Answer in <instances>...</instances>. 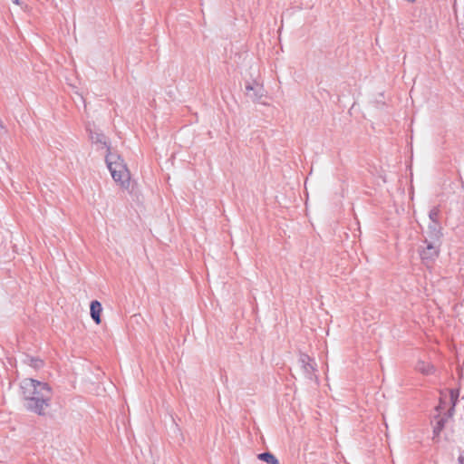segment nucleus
Segmentation results:
<instances>
[{"instance_id":"nucleus-1","label":"nucleus","mask_w":464,"mask_h":464,"mask_svg":"<svg viewBox=\"0 0 464 464\" xmlns=\"http://www.w3.org/2000/svg\"><path fill=\"white\" fill-rule=\"evenodd\" d=\"M23 391V398L38 397L44 394L48 398H52V389L45 383L34 379H25L21 385Z\"/></svg>"},{"instance_id":"nucleus-2","label":"nucleus","mask_w":464,"mask_h":464,"mask_svg":"<svg viewBox=\"0 0 464 464\" xmlns=\"http://www.w3.org/2000/svg\"><path fill=\"white\" fill-rule=\"evenodd\" d=\"M40 395L41 398H24V405L27 411L36 413L37 415L44 416L46 414V409L50 407L52 398H48L46 397V395L44 396L43 393Z\"/></svg>"},{"instance_id":"nucleus-3","label":"nucleus","mask_w":464,"mask_h":464,"mask_svg":"<svg viewBox=\"0 0 464 464\" xmlns=\"http://www.w3.org/2000/svg\"><path fill=\"white\" fill-rule=\"evenodd\" d=\"M426 247L421 251L422 260L432 262L439 256V241L425 239Z\"/></svg>"},{"instance_id":"nucleus-4","label":"nucleus","mask_w":464,"mask_h":464,"mask_svg":"<svg viewBox=\"0 0 464 464\" xmlns=\"http://www.w3.org/2000/svg\"><path fill=\"white\" fill-rule=\"evenodd\" d=\"M301 368L303 369L304 376L309 379H316V376L314 375L315 372V363L314 362V360L305 353H301L298 360Z\"/></svg>"},{"instance_id":"nucleus-5","label":"nucleus","mask_w":464,"mask_h":464,"mask_svg":"<svg viewBox=\"0 0 464 464\" xmlns=\"http://www.w3.org/2000/svg\"><path fill=\"white\" fill-rule=\"evenodd\" d=\"M105 161L111 173L127 168L121 157L111 151L107 152Z\"/></svg>"},{"instance_id":"nucleus-6","label":"nucleus","mask_w":464,"mask_h":464,"mask_svg":"<svg viewBox=\"0 0 464 464\" xmlns=\"http://www.w3.org/2000/svg\"><path fill=\"white\" fill-rule=\"evenodd\" d=\"M246 96L256 102H258L264 96V88L257 82L247 83L246 85Z\"/></svg>"},{"instance_id":"nucleus-7","label":"nucleus","mask_w":464,"mask_h":464,"mask_svg":"<svg viewBox=\"0 0 464 464\" xmlns=\"http://www.w3.org/2000/svg\"><path fill=\"white\" fill-rule=\"evenodd\" d=\"M111 177L115 182L119 183L121 188H128L130 186V175L127 168L111 172Z\"/></svg>"},{"instance_id":"nucleus-8","label":"nucleus","mask_w":464,"mask_h":464,"mask_svg":"<svg viewBox=\"0 0 464 464\" xmlns=\"http://www.w3.org/2000/svg\"><path fill=\"white\" fill-rule=\"evenodd\" d=\"M90 309L92 319L99 324L101 323V314L102 312V304L97 300L92 301Z\"/></svg>"},{"instance_id":"nucleus-9","label":"nucleus","mask_w":464,"mask_h":464,"mask_svg":"<svg viewBox=\"0 0 464 464\" xmlns=\"http://www.w3.org/2000/svg\"><path fill=\"white\" fill-rule=\"evenodd\" d=\"M415 368L424 375H431L435 372V367L431 363L424 361H419Z\"/></svg>"},{"instance_id":"nucleus-10","label":"nucleus","mask_w":464,"mask_h":464,"mask_svg":"<svg viewBox=\"0 0 464 464\" xmlns=\"http://www.w3.org/2000/svg\"><path fill=\"white\" fill-rule=\"evenodd\" d=\"M90 138L93 143H100L106 148L107 152L111 151V147L108 145L107 138L103 133L91 131Z\"/></svg>"},{"instance_id":"nucleus-11","label":"nucleus","mask_w":464,"mask_h":464,"mask_svg":"<svg viewBox=\"0 0 464 464\" xmlns=\"http://www.w3.org/2000/svg\"><path fill=\"white\" fill-rule=\"evenodd\" d=\"M428 235H429V238H428L429 240L440 241L441 233H440L439 224H434V223L430 224L429 226Z\"/></svg>"},{"instance_id":"nucleus-12","label":"nucleus","mask_w":464,"mask_h":464,"mask_svg":"<svg viewBox=\"0 0 464 464\" xmlns=\"http://www.w3.org/2000/svg\"><path fill=\"white\" fill-rule=\"evenodd\" d=\"M257 459L267 464H279L278 459L271 452L266 451L257 455Z\"/></svg>"},{"instance_id":"nucleus-13","label":"nucleus","mask_w":464,"mask_h":464,"mask_svg":"<svg viewBox=\"0 0 464 464\" xmlns=\"http://www.w3.org/2000/svg\"><path fill=\"white\" fill-rule=\"evenodd\" d=\"M25 362L35 370L42 369L44 365V362L39 357H27Z\"/></svg>"},{"instance_id":"nucleus-14","label":"nucleus","mask_w":464,"mask_h":464,"mask_svg":"<svg viewBox=\"0 0 464 464\" xmlns=\"http://www.w3.org/2000/svg\"><path fill=\"white\" fill-rule=\"evenodd\" d=\"M445 423H446V418H441L440 420H439L437 421V424H436V426L433 429V435H434L433 436V440L436 437H439L440 433L444 429Z\"/></svg>"},{"instance_id":"nucleus-15","label":"nucleus","mask_w":464,"mask_h":464,"mask_svg":"<svg viewBox=\"0 0 464 464\" xmlns=\"http://www.w3.org/2000/svg\"><path fill=\"white\" fill-rule=\"evenodd\" d=\"M450 399L451 405H453V407H455L458 402V399H459V392L457 390H450Z\"/></svg>"},{"instance_id":"nucleus-16","label":"nucleus","mask_w":464,"mask_h":464,"mask_svg":"<svg viewBox=\"0 0 464 464\" xmlns=\"http://www.w3.org/2000/svg\"><path fill=\"white\" fill-rule=\"evenodd\" d=\"M438 216H439V209L437 208H432L429 213V217H430V220L432 221V223H434V224H438V220H437Z\"/></svg>"},{"instance_id":"nucleus-17","label":"nucleus","mask_w":464,"mask_h":464,"mask_svg":"<svg viewBox=\"0 0 464 464\" xmlns=\"http://www.w3.org/2000/svg\"><path fill=\"white\" fill-rule=\"evenodd\" d=\"M455 411V407H453V405H451V407L449 409L448 412L446 413V416L444 418H446V420L448 418H450L453 416V413Z\"/></svg>"},{"instance_id":"nucleus-18","label":"nucleus","mask_w":464,"mask_h":464,"mask_svg":"<svg viewBox=\"0 0 464 464\" xmlns=\"http://www.w3.org/2000/svg\"><path fill=\"white\" fill-rule=\"evenodd\" d=\"M459 464H464V455H460L458 459Z\"/></svg>"},{"instance_id":"nucleus-19","label":"nucleus","mask_w":464,"mask_h":464,"mask_svg":"<svg viewBox=\"0 0 464 464\" xmlns=\"http://www.w3.org/2000/svg\"><path fill=\"white\" fill-rule=\"evenodd\" d=\"M12 2L17 5H21V1L20 0H12Z\"/></svg>"},{"instance_id":"nucleus-20","label":"nucleus","mask_w":464,"mask_h":464,"mask_svg":"<svg viewBox=\"0 0 464 464\" xmlns=\"http://www.w3.org/2000/svg\"><path fill=\"white\" fill-rule=\"evenodd\" d=\"M0 130H5V125L3 123V121L0 120Z\"/></svg>"}]
</instances>
